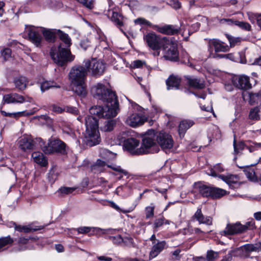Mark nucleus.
I'll list each match as a JSON object with an SVG mask.
<instances>
[{
    "label": "nucleus",
    "mask_w": 261,
    "mask_h": 261,
    "mask_svg": "<svg viewBox=\"0 0 261 261\" xmlns=\"http://www.w3.org/2000/svg\"><path fill=\"white\" fill-rule=\"evenodd\" d=\"M94 97L99 100L107 103L104 107L94 106L89 110L91 115L85 118L86 131L85 137L87 144L93 146L99 143L100 137L98 131V122L94 115L98 117L109 119L100 124L101 131L108 132L112 131L116 125V120L111 119L115 117L118 112V101L114 92L98 83L92 89Z\"/></svg>",
    "instance_id": "f257e3e1"
},
{
    "label": "nucleus",
    "mask_w": 261,
    "mask_h": 261,
    "mask_svg": "<svg viewBox=\"0 0 261 261\" xmlns=\"http://www.w3.org/2000/svg\"><path fill=\"white\" fill-rule=\"evenodd\" d=\"M58 36L64 43V46L60 44L58 47V51L52 48L50 52V56L55 63L60 66L64 65L68 61H72L74 56L71 55L68 48L71 45V39L68 34L58 30Z\"/></svg>",
    "instance_id": "f03ea898"
},
{
    "label": "nucleus",
    "mask_w": 261,
    "mask_h": 261,
    "mask_svg": "<svg viewBox=\"0 0 261 261\" xmlns=\"http://www.w3.org/2000/svg\"><path fill=\"white\" fill-rule=\"evenodd\" d=\"M87 72L85 66H77L71 69L69 74L72 91L82 97H85L87 93L85 84Z\"/></svg>",
    "instance_id": "7ed1b4c3"
},
{
    "label": "nucleus",
    "mask_w": 261,
    "mask_h": 261,
    "mask_svg": "<svg viewBox=\"0 0 261 261\" xmlns=\"http://www.w3.org/2000/svg\"><path fill=\"white\" fill-rule=\"evenodd\" d=\"M160 150L156 141V134L151 129L149 130L144 136L142 144L136 152L138 154L154 153Z\"/></svg>",
    "instance_id": "20e7f679"
},
{
    "label": "nucleus",
    "mask_w": 261,
    "mask_h": 261,
    "mask_svg": "<svg viewBox=\"0 0 261 261\" xmlns=\"http://www.w3.org/2000/svg\"><path fill=\"white\" fill-rule=\"evenodd\" d=\"M39 140V145L42 150L45 154H53L55 153L64 154L66 152L67 146L66 144L58 139L50 138L48 142L45 143L41 139Z\"/></svg>",
    "instance_id": "39448f33"
},
{
    "label": "nucleus",
    "mask_w": 261,
    "mask_h": 261,
    "mask_svg": "<svg viewBox=\"0 0 261 261\" xmlns=\"http://www.w3.org/2000/svg\"><path fill=\"white\" fill-rule=\"evenodd\" d=\"M144 40L148 46L153 51L154 56H159L160 49L167 40L166 37L161 38L153 32L147 33L144 36Z\"/></svg>",
    "instance_id": "423d86ee"
},
{
    "label": "nucleus",
    "mask_w": 261,
    "mask_h": 261,
    "mask_svg": "<svg viewBox=\"0 0 261 261\" xmlns=\"http://www.w3.org/2000/svg\"><path fill=\"white\" fill-rule=\"evenodd\" d=\"M163 50V58L166 60L176 62L179 59V54L176 44L167 40L162 48Z\"/></svg>",
    "instance_id": "0eeeda50"
},
{
    "label": "nucleus",
    "mask_w": 261,
    "mask_h": 261,
    "mask_svg": "<svg viewBox=\"0 0 261 261\" xmlns=\"http://www.w3.org/2000/svg\"><path fill=\"white\" fill-rule=\"evenodd\" d=\"M84 63L87 71H91L93 75H100L104 72L105 65L100 60L95 59H92L91 60H86L84 61Z\"/></svg>",
    "instance_id": "6e6552de"
},
{
    "label": "nucleus",
    "mask_w": 261,
    "mask_h": 261,
    "mask_svg": "<svg viewBox=\"0 0 261 261\" xmlns=\"http://www.w3.org/2000/svg\"><path fill=\"white\" fill-rule=\"evenodd\" d=\"M158 144L162 149H169L172 148L174 141L171 135L165 132L156 133Z\"/></svg>",
    "instance_id": "1a4fd4ad"
},
{
    "label": "nucleus",
    "mask_w": 261,
    "mask_h": 261,
    "mask_svg": "<svg viewBox=\"0 0 261 261\" xmlns=\"http://www.w3.org/2000/svg\"><path fill=\"white\" fill-rule=\"evenodd\" d=\"M79 233L86 234L90 232V235L99 234H112L115 231L111 228L104 229L99 227H91L87 226L80 227L76 229Z\"/></svg>",
    "instance_id": "9d476101"
},
{
    "label": "nucleus",
    "mask_w": 261,
    "mask_h": 261,
    "mask_svg": "<svg viewBox=\"0 0 261 261\" xmlns=\"http://www.w3.org/2000/svg\"><path fill=\"white\" fill-rule=\"evenodd\" d=\"M147 119L145 116L135 113L127 116L125 120V123L133 127H136L143 124Z\"/></svg>",
    "instance_id": "9b49d317"
},
{
    "label": "nucleus",
    "mask_w": 261,
    "mask_h": 261,
    "mask_svg": "<svg viewBox=\"0 0 261 261\" xmlns=\"http://www.w3.org/2000/svg\"><path fill=\"white\" fill-rule=\"evenodd\" d=\"M152 28L159 33L168 35H173L178 33L179 28L172 25L166 24L164 26L155 25Z\"/></svg>",
    "instance_id": "f8f14e48"
},
{
    "label": "nucleus",
    "mask_w": 261,
    "mask_h": 261,
    "mask_svg": "<svg viewBox=\"0 0 261 261\" xmlns=\"http://www.w3.org/2000/svg\"><path fill=\"white\" fill-rule=\"evenodd\" d=\"M25 101L27 100L23 96L16 93L5 94L3 96V101L6 103H22ZM27 101L30 102L31 100Z\"/></svg>",
    "instance_id": "ddd939ff"
},
{
    "label": "nucleus",
    "mask_w": 261,
    "mask_h": 261,
    "mask_svg": "<svg viewBox=\"0 0 261 261\" xmlns=\"http://www.w3.org/2000/svg\"><path fill=\"white\" fill-rule=\"evenodd\" d=\"M259 246L258 243L247 244L238 249V251L242 256L248 257L251 252L259 251Z\"/></svg>",
    "instance_id": "4468645a"
},
{
    "label": "nucleus",
    "mask_w": 261,
    "mask_h": 261,
    "mask_svg": "<svg viewBox=\"0 0 261 261\" xmlns=\"http://www.w3.org/2000/svg\"><path fill=\"white\" fill-rule=\"evenodd\" d=\"M19 148L23 151L32 150L34 144L32 138L29 136H23L18 142Z\"/></svg>",
    "instance_id": "2eb2a0df"
},
{
    "label": "nucleus",
    "mask_w": 261,
    "mask_h": 261,
    "mask_svg": "<svg viewBox=\"0 0 261 261\" xmlns=\"http://www.w3.org/2000/svg\"><path fill=\"white\" fill-rule=\"evenodd\" d=\"M28 36L30 40L36 46L39 47L42 41V37L36 28H32L29 30Z\"/></svg>",
    "instance_id": "dca6fc26"
},
{
    "label": "nucleus",
    "mask_w": 261,
    "mask_h": 261,
    "mask_svg": "<svg viewBox=\"0 0 261 261\" xmlns=\"http://www.w3.org/2000/svg\"><path fill=\"white\" fill-rule=\"evenodd\" d=\"M139 140L134 138H129L124 141L123 146L125 149L131 153L139 154L136 152L137 149L136 148L139 146Z\"/></svg>",
    "instance_id": "f3484780"
},
{
    "label": "nucleus",
    "mask_w": 261,
    "mask_h": 261,
    "mask_svg": "<svg viewBox=\"0 0 261 261\" xmlns=\"http://www.w3.org/2000/svg\"><path fill=\"white\" fill-rule=\"evenodd\" d=\"M208 44L210 46L212 45L214 46L216 53L228 51L230 47L223 42L217 39H210Z\"/></svg>",
    "instance_id": "a211bd4d"
},
{
    "label": "nucleus",
    "mask_w": 261,
    "mask_h": 261,
    "mask_svg": "<svg viewBox=\"0 0 261 261\" xmlns=\"http://www.w3.org/2000/svg\"><path fill=\"white\" fill-rule=\"evenodd\" d=\"M166 244L165 241L158 242L154 244L149 253V259L150 260L157 256L164 249Z\"/></svg>",
    "instance_id": "6ab92c4d"
},
{
    "label": "nucleus",
    "mask_w": 261,
    "mask_h": 261,
    "mask_svg": "<svg viewBox=\"0 0 261 261\" xmlns=\"http://www.w3.org/2000/svg\"><path fill=\"white\" fill-rule=\"evenodd\" d=\"M243 97L244 100H248L250 105H253L261 101V93L246 92L243 93Z\"/></svg>",
    "instance_id": "aec40b11"
},
{
    "label": "nucleus",
    "mask_w": 261,
    "mask_h": 261,
    "mask_svg": "<svg viewBox=\"0 0 261 261\" xmlns=\"http://www.w3.org/2000/svg\"><path fill=\"white\" fill-rule=\"evenodd\" d=\"M239 233H242L239 223L234 224H228L225 229L220 232L221 234L224 236L233 235Z\"/></svg>",
    "instance_id": "412c9836"
},
{
    "label": "nucleus",
    "mask_w": 261,
    "mask_h": 261,
    "mask_svg": "<svg viewBox=\"0 0 261 261\" xmlns=\"http://www.w3.org/2000/svg\"><path fill=\"white\" fill-rule=\"evenodd\" d=\"M219 177L232 188L234 187L233 185L238 186L240 184V178L236 175H229L227 176L220 175Z\"/></svg>",
    "instance_id": "4be33fe9"
},
{
    "label": "nucleus",
    "mask_w": 261,
    "mask_h": 261,
    "mask_svg": "<svg viewBox=\"0 0 261 261\" xmlns=\"http://www.w3.org/2000/svg\"><path fill=\"white\" fill-rule=\"evenodd\" d=\"M200 224H205L208 225L212 224V218L211 217H205L200 208L197 209L193 216Z\"/></svg>",
    "instance_id": "5701e85b"
},
{
    "label": "nucleus",
    "mask_w": 261,
    "mask_h": 261,
    "mask_svg": "<svg viewBox=\"0 0 261 261\" xmlns=\"http://www.w3.org/2000/svg\"><path fill=\"white\" fill-rule=\"evenodd\" d=\"M195 188L203 197H211L212 194V187L206 186L202 183H197L195 185Z\"/></svg>",
    "instance_id": "b1692460"
},
{
    "label": "nucleus",
    "mask_w": 261,
    "mask_h": 261,
    "mask_svg": "<svg viewBox=\"0 0 261 261\" xmlns=\"http://www.w3.org/2000/svg\"><path fill=\"white\" fill-rule=\"evenodd\" d=\"M194 124L193 121L188 120H182L178 126V133L180 137H183L186 131Z\"/></svg>",
    "instance_id": "393cba45"
},
{
    "label": "nucleus",
    "mask_w": 261,
    "mask_h": 261,
    "mask_svg": "<svg viewBox=\"0 0 261 261\" xmlns=\"http://www.w3.org/2000/svg\"><path fill=\"white\" fill-rule=\"evenodd\" d=\"M32 157L34 161L41 166H45L47 164V161L44 155L40 152H34L32 154Z\"/></svg>",
    "instance_id": "a878e982"
},
{
    "label": "nucleus",
    "mask_w": 261,
    "mask_h": 261,
    "mask_svg": "<svg viewBox=\"0 0 261 261\" xmlns=\"http://www.w3.org/2000/svg\"><path fill=\"white\" fill-rule=\"evenodd\" d=\"M45 39L48 42H53L55 41L56 35H58L57 30H50L44 28L41 29Z\"/></svg>",
    "instance_id": "bb28decb"
},
{
    "label": "nucleus",
    "mask_w": 261,
    "mask_h": 261,
    "mask_svg": "<svg viewBox=\"0 0 261 261\" xmlns=\"http://www.w3.org/2000/svg\"><path fill=\"white\" fill-rule=\"evenodd\" d=\"M187 83L189 86L196 89H202L204 87V82L198 79L187 77Z\"/></svg>",
    "instance_id": "cd10ccee"
},
{
    "label": "nucleus",
    "mask_w": 261,
    "mask_h": 261,
    "mask_svg": "<svg viewBox=\"0 0 261 261\" xmlns=\"http://www.w3.org/2000/svg\"><path fill=\"white\" fill-rule=\"evenodd\" d=\"M180 82L181 79L178 76L170 75L166 81L168 89L172 88L178 89Z\"/></svg>",
    "instance_id": "c85d7f7f"
},
{
    "label": "nucleus",
    "mask_w": 261,
    "mask_h": 261,
    "mask_svg": "<svg viewBox=\"0 0 261 261\" xmlns=\"http://www.w3.org/2000/svg\"><path fill=\"white\" fill-rule=\"evenodd\" d=\"M237 86L242 89H248L251 87L249 82V77L246 75H241L238 78Z\"/></svg>",
    "instance_id": "c756f323"
},
{
    "label": "nucleus",
    "mask_w": 261,
    "mask_h": 261,
    "mask_svg": "<svg viewBox=\"0 0 261 261\" xmlns=\"http://www.w3.org/2000/svg\"><path fill=\"white\" fill-rule=\"evenodd\" d=\"M14 226V228L15 230H17L19 232H23L25 233H29L32 231H35L37 230H39L41 228H33L31 227V225H17L16 223L13 224Z\"/></svg>",
    "instance_id": "7c9ffc66"
},
{
    "label": "nucleus",
    "mask_w": 261,
    "mask_h": 261,
    "mask_svg": "<svg viewBox=\"0 0 261 261\" xmlns=\"http://www.w3.org/2000/svg\"><path fill=\"white\" fill-rule=\"evenodd\" d=\"M106 15L118 26L120 27L122 25V22L120 19V15L117 12H114L111 10H108Z\"/></svg>",
    "instance_id": "2f4dec72"
},
{
    "label": "nucleus",
    "mask_w": 261,
    "mask_h": 261,
    "mask_svg": "<svg viewBox=\"0 0 261 261\" xmlns=\"http://www.w3.org/2000/svg\"><path fill=\"white\" fill-rule=\"evenodd\" d=\"M261 117V104L250 110L249 117L250 119L258 120Z\"/></svg>",
    "instance_id": "473e14b6"
},
{
    "label": "nucleus",
    "mask_w": 261,
    "mask_h": 261,
    "mask_svg": "<svg viewBox=\"0 0 261 261\" xmlns=\"http://www.w3.org/2000/svg\"><path fill=\"white\" fill-rule=\"evenodd\" d=\"M244 172L249 180L253 182H257L258 181L257 177L256 176L254 170L253 168L247 166L245 167L244 170Z\"/></svg>",
    "instance_id": "72a5a7b5"
},
{
    "label": "nucleus",
    "mask_w": 261,
    "mask_h": 261,
    "mask_svg": "<svg viewBox=\"0 0 261 261\" xmlns=\"http://www.w3.org/2000/svg\"><path fill=\"white\" fill-rule=\"evenodd\" d=\"M28 82L26 77L20 76L14 81V84L16 88L20 90H23L27 87Z\"/></svg>",
    "instance_id": "f704fd0d"
},
{
    "label": "nucleus",
    "mask_w": 261,
    "mask_h": 261,
    "mask_svg": "<svg viewBox=\"0 0 261 261\" xmlns=\"http://www.w3.org/2000/svg\"><path fill=\"white\" fill-rule=\"evenodd\" d=\"M226 194V191L222 189L212 187L211 197L219 198Z\"/></svg>",
    "instance_id": "c9c22d12"
},
{
    "label": "nucleus",
    "mask_w": 261,
    "mask_h": 261,
    "mask_svg": "<svg viewBox=\"0 0 261 261\" xmlns=\"http://www.w3.org/2000/svg\"><path fill=\"white\" fill-rule=\"evenodd\" d=\"M30 239H31V238H28L23 237H19L17 241L18 246L17 248V250L23 251L27 249L26 245L28 243Z\"/></svg>",
    "instance_id": "e433bc0d"
},
{
    "label": "nucleus",
    "mask_w": 261,
    "mask_h": 261,
    "mask_svg": "<svg viewBox=\"0 0 261 261\" xmlns=\"http://www.w3.org/2000/svg\"><path fill=\"white\" fill-rule=\"evenodd\" d=\"M13 242V239L9 236L0 238V252L5 249L4 248L6 246L12 244Z\"/></svg>",
    "instance_id": "4c0bfd02"
},
{
    "label": "nucleus",
    "mask_w": 261,
    "mask_h": 261,
    "mask_svg": "<svg viewBox=\"0 0 261 261\" xmlns=\"http://www.w3.org/2000/svg\"><path fill=\"white\" fill-rule=\"evenodd\" d=\"M105 161L100 160H97L95 164L92 166V170L97 171V172H102L104 171L106 166H107Z\"/></svg>",
    "instance_id": "58836bf2"
},
{
    "label": "nucleus",
    "mask_w": 261,
    "mask_h": 261,
    "mask_svg": "<svg viewBox=\"0 0 261 261\" xmlns=\"http://www.w3.org/2000/svg\"><path fill=\"white\" fill-rule=\"evenodd\" d=\"M240 228L242 233L248 230H253L255 228V222L252 220L250 221L246 222L244 225L240 224Z\"/></svg>",
    "instance_id": "ea45409f"
},
{
    "label": "nucleus",
    "mask_w": 261,
    "mask_h": 261,
    "mask_svg": "<svg viewBox=\"0 0 261 261\" xmlns=\"http://www.w3.org/2000/svg\"><path fill=\"white\" fill-rule=\"evenodd\" d=\"M52 87L59 88L60 86L57 85L56 83L52 81H45L41 85V90L42 92H44Z\"/></svg>",
    "instance_id": "a19ab883"
},
{
    "label": "nucleus",
    "mask_w": 261,
    "mask_h": 261,
    "mask_svg": "<svg viewBox=\"0 0 261 261\" xmlns=\"http://www.w3.org/2000/svg\"><path fill=\"white\" fill-rule=\"evenodd\" d=\"M76 188L74 187H61L58 190V192L61 195H68L73 192Z\"/></svg>",
    "instance_id": "79ce46f5"
},
{
    "label": "nucleus",
    "mask_w": 261,
    "mask_h": 261,
    "mask_svg": "<svg viewBox=\"0 0 261 261\" xmlns=\"http://www.w3.org/2000/svg\"><path fill=\"white\" fill-rule=\"evenodd\" d=\"M134 23L136 24L140 25L148 26L152 28V26L155 25L152 24L150 21L142 17H139L134 20Z\"/></svg>",
    "instance_id": "37998d69"
},
{
    "label": "nucleus",
    "mask_w": 261,
    "mask_h": 261,
    "mask_svg": "<svg viewBox=\"0 0 261 261\" xmlns=\"http://www.w3.org/2000/svg\"><path fill=\"white\" fill-rule=\"evenodd\" d=\"M244 143L243 142H239L238 143L236 142L235 138L233 140V148L234 152L235 154H238L241 151L243 150L245 148Z\"/></svg>",
    "instance_id": "c03bdc74"
},
{
    "label": "nucleus",
    "mask_w": 261,
    "mask_h": 261,
    "mask_svg": "<svg viewBox=\"0 0 261 261\" xmlns=\"http://www.w3.org/2000/svg\"><path fill=\"white\" fill-rule=\"evenodd\" d=\"M108 239L111 240L113 244L116 245H122L123 240V238L119 234L115 236H109L108 237Z\"/></svg>",
    "instance_id": "a18cd8bd"
},
{
    "label": "nucleus",
    "mask_w": 261,
    "mask_h": 261,
    "mask_svg": "<svg viewBox=\"0 0 261 261\" xmlns=\"http://www.w3.org/2000/svg\"><path fill=\"white\" fill-rule=\"evenodd\" d=\"M1 56L5 61L11 58V50L9 48H4L1 51Z\"/></svg>",
    "instance_id": "49530a36"
},
{
    "label": "nucleus",
    "mask_w": 261,
    "mask_h": 261,
    "mask_svg": "<svg viewBox=\"0 0 261 261\" xmlns=\"http://www.w3.org/2000/svg\"><path fill=\"white\" fill-rule=\"evenodd\" d=\"M218 252L212 250L208 251L206 254L207 261H214L218 258Z\"/></svg>",
    "instance_id": "de8ad7c7"
},
{
    "label": "nucleus",
    "mask_w": 261,
    "mask_h": 261,
    "mask_svg": "<svg viewBox=\"0 0 261 261\" xmlns=\"http://www.w3.org/2000/svg\"><path fill=\"white\" fill-rule=\"evenodd\" d=\"M234 23L236 25L239 26L240 28L245 31H250L251 30V25L248 22L235 21Z\"/></svg>",
    "instance_id": "09e8293b"
},
{
    "label": "nucleus",
    "mask_w": 261,
    "mask_h": 261,
    "mask_svg": "<svg viewBox=\"0 0 261 261\" xmlns=\"http://www.w3.org/2000/svg\"><path fill=\"white\" fill-rule=\"evenodd\" d=\"M227 38L229 42L230 47H233L241 42V38L231 37L227 35Z\"/></svg>",
    "instance_id": "8fccbe9b"
},
{
    "label": "nucleus",
    "mask_w": 261,
    "mask_h": 261,
    "mask_svg": "<svg viewBox=\"0 0 261 261\" xmlns=\"http://www.w3.org/2000/svg\"><path fill=\"white\" fill-rule=\"evenodd\" d=\"M107 167L111 168L114 171L118 172L120 173H122L123 174L126 175L128 174V172L121 168V167L119 166H117L116 165H108Z\"/></svg>",
    "instance_id": "3c124183"
},
{
    "label": "nucleus",
    "mask_w": 261,
    "mask_h": 261,
    "mask_svg": "<svg viewBox=\"0 0 261 261\" xmlns=\"http://www.w3.org/2000/svg\"><path fill=\"white\" fill-rule=\"evenodd\" d=\"M146 65V62L144 61L137 60L133 61L131 64V67L133 68H140Z\"/></svg>",
    "instance_id": "603ef678"
},
{
    "label": "nucleus",
    "mask_w": 261,
    "mask_h": 261,
    "mask_svg": "<svg viewBox=\"0 0 261 261\" xmlns=\"http://www.w3.org/2000/svg\"><path fill=\"white\" fill-rule=\"evenodd\" d=\"M1 113L3 116L13 117V118H18L22 116L23 112H16V113H7L4 111H1Z\"/></svg>",
    "instance_id": "864d4df0"
},
{
    "label": "nucleus",
    "mask_w": 261,
    "mask_h": 261,
    "mask_svg": "<svg viewBox=\"0 0 261 261\" xmlns=\"http://www.w3.org/2000/svg\"><path fill=\"white\" fill-rule=\"evenodd\" d=\"M154 209V207L153 206H149L146 207L145 214L146 218H149L153 217Z\"/></svg>",
    "instance_id": "5fc2aeb1"
},
{
    "label": "nucleus",
    "mask_w": 261,
    "mask_h": 261,
    "mask_svg": "<svg viewBox=\"0 0 261 261\" xmlns=\"http://www.w3.org/2000/svg\"><path fill=\"white\" fill-rule=\"evenodd\" d=\"M79 3L82 4L86 8L91 9L93 8L92 0H76Z\"/></svg>",
    "instance_id": "6e6d98bb"
},
{
    "label": "nucleus",
    "mask_w": 261,
    "mask_h": 261,
    "mask_svg": "<svg viewBox=\"0 0 261 261\" xmlns=\"http://www.w3.org/2000/svg\"><path fill=\"white\" fill-rule=\"evenodd\" d=\"M64 111L74 115H76L79 114V111L77 109V108L73 107H65Z\"/></svg>",
    "instance_id": "4d7b16f0"
},
{
    "label": "nucleus",
    "mask_w": 261,
    "mask_h": 261,
    "mask_svg": "<svg viewBox=\"0 0 261 261\" xmlns=\"http://www.w3.org/2000/svg\"><path fill=\"white\" fill-rule=\"evenodd\" d=\"M164 223V219L161 218L156 219L153 223V228L156 229Z\"/></svg>",
    "instance_id": "13d9d810"
},
{
    "label": "nucleus",
    "mask_w": 261,
    "mask_h": 261,
    "mask_svg": "<svg viewBox=\"0 0 261 261\" xmlns=\"http://www.w3.org/2000/svg\"><path fill=\"white\" fill-rule=\"evenodd\" d=\"M122 244L126 246L130 247L133 245V240L130 237H125L123 238Z\"/></svg>",
    "instance_id": "bf43d9fd"
},
{
    "label": "nucleus",
    "mask_w": 261,
    "mask_h": 261,
    "mask_svg": "<svg viewBox=\"0 0 261 261\" xmlns=\"http://www.w3.org/2000/svg\"><path fill=\"white\" fill-rule=\"evenodd\" d=\"M51 108V110L56 113H62L63 112H64V110H65V107H64L63 108L57 106V105H53L51 106L50 107Z\"/></svg>",
    "instance_id": "052dcab7"
},
{
    "label": "nucleus",
    "mask_w": 261,
    "mask_h": 261,
    "mask_svg": "<svg viewBox=\"0 0 261 261\" xmlns=\"http://www.w3.org/2000/svg\"><path fill=\"white\" fill-rule=\"evenodd\" d=\"M186 230H187L188 232H189L191 233L194 232L196 234H199V233L203 232V231L201 230L198 228H195L193 229L191 227H188V228H187Z\"/></svg>",
    "instance_id": "680f3d73"
},
{
    "label": "nucleus",
    "mask_w": 261,
    "mask_h": 261,
    "mask_svg": "<svg viewBox=\"0 0 261 261\" xmlns=\"http://www.w3.org/2000/svg\"><path fill=\"white\" fill-rule=\"evenodd\" d=\"M171 6L175 9L180 8V4L177 0H173L171 2Z\"/></svg>",
    "instance_id": "e2e57ef3"
},
{
    "label": "nucleus",
    "mask_w": 261,
    "mask_h": 261,
    "mask_svg": "<svg viewBox=\"0 0 261 261\" xmlns=\"http://www.w3.org/2000/svg\"><path fill=\"white\" fill-rule=\"evenodd\" d=\"M217 173H220L222 172L224 170L220 164H217L214 167Z\"/></svg>",
    "instance_id": "0e129e2a"
},
{
    "label": "nucleus",
    "mask_w": 261,
    "mask_h": 261,
    "mask_svg": "<svg viewBox=\"0 0 261 261\" xmlns=\"http://www.w3.org/2000/svg\"><path fill=\"white\" fill-rule=\"evenodd\" d=\"M181 250L180 249H176L172 253V255L174 256L175 259H179V254L180 253Z\"/></svg>",
    "instance_id": "69168bd1"
},
{
    "label": "nucleus",
    "mask_w": 261,
    "mask_h": 261,
    "mask_svg": "<svg viewBox=\"0 0 261 261\" xmlns=\"http://www.w3.org/2000/svg\"><path fill=\"white\" fill-rule=\"evenodd\" d=\"M97 258L100 260H105V261H112V258L111 257H107V256H98Z\"/></svg>",
    "instance_id": "338daca9"
},
{
    "label": "nucleus",
    "mask_w": 261,
    "mask_h": 261,
    "mask_svg": "<svg viewBox=\"0 0 261 261\" xmlns=\"http://www.w3.org/2000/svg\"><path fill=\"white\" fill-rule=\"evenodd\" d=\"M253 65H257L259 66H261V56L258 58L255 59L254 62L252 63Z\"/></svg>",
    "instance_id": "774afa93"
}]
</instances>
